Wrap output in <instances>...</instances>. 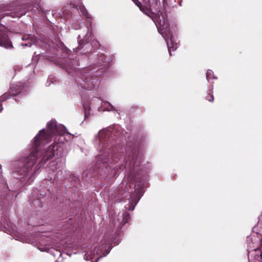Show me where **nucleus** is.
<instances>
[{
  "mask_svg": "<svg viewBox=\"0 0 262 262\" xmlns=\"http://www.w3.org/2000/svg\"><path fill=\"white\" fill-rule=\"evenodd\" d=\"M81 11H83V14H84V15H85V13H84V8H82V10H81Z\"/></svg>",
  "mask_w": 262,
  "mask_h": 262,
  "instance_id": "11",
  "label": "nucleus"
},
{
  "mask_svg": "<svg viewBox=\"0 0 262 262\" xmlns=\"http://www.w3.org/2000/svg\"><path fill=\"white\" fill-rule=\"evenodd\" d=\"M211 71H208L207 72V76L206 77H207V78L208 80L209 75L211 74Z\"/></svg>",
  "mask_w": 262,
  "mask_h": 262,
  "instance_id": "10",
  "label": "nucleus"
},
{
  "mask_svg": "<svg viewBox=\"0 0 262 262\" xmlns=\"http://www.w3.org/2000/svg\"><path fill=\"white\" fill-rule=\"evenodd\" d=\"M37 159L36 154H31L29 157L26 160V166L27 167H30L32 166L35 163Z\"/></svg>",
  "mask_w": 262,
  "mask_h": 262,
  "instance_id": "5",
  "label": "nucleus"
},
{
  "mask_svg": "<svg viewBox=\"0 0 262 262\" xmlns=\"http://www.w3.org/2000/svg\"><path fill=\"white\" fill-rule=\"evenodd\" d=\"M45 130L42 129L35 136L34 139V144L35 146H38V141L41 138H45Z\"/></svg>",
  "mask_w": 262,
  "mask_h": 262,
  "instance_id": "6",
  "label": "nucleus"
},
{
  "mask_svg": "<svg viewBox=\"0 0 262 262\" xmlns=\"http://www.w3.org/2000/svg\"><path fill=\"white\" fill-rule=\"evenodd\" d=\"M100 259V257H98L97 260H98V259ZM97 261H98V260H97L96 261L97 262Z\"/></svg>",
  "mask_w": 262,
  "mask_h": 262,
  "instance_id": "13",
  "label": "nucleus"
},
{
  "mask_svg": "<svg viewBox=\"0 0 262 262\" xmlns=\"http://www.w3.org/2000/svg\"><path fill=\"white\" fill-rule=\"evenodd\" d=\"M26 13V11H23V12H17L14 15H11L12 17H20L21 16H23Z\"/></svg>",
  "mask_w": 262,
  "mask_h": 262,
  "instance_id": "8",
  "label": "nucleus"
},
{
  "mask_svg": "<svg viewBox=\"0 0 262 262\" xmlns=\"http://www.w3.org/2000/svg\"><path fill=\"white\" fill-rule=\"evenodd\" d=\"M96 252V254H98V250H96V249L94 251H88L84 256V259L86 260H88L89 259H91L93 258V255L94 254L95 252Z\"/></svg>",
  "mask_w": 262,
  "mask_h": 262,
  "instance_id": "7",
  "label": "nucleus"
},
{
  "mask_svg": "<svg viewBox=\"0 0 262 262\" xmlns=\"http://www.w3.org/2000/svg\"><path fill=\"white\" fill-rule=\"evenodd\" d=\"M0 46H4L5 48H9L12 47L10 41L5 33L0 30Z\"/></svg>",
  "mask_w": 262,
  "mask_h": 262,
  "instance_id": "4",
  "label": "nucleus"
},
{
  "mask_svg": "<svg viewBox=\"0 0 262 262\" xmlns=\"http://www.w3.org/2000/svg\"><path fill=\"white\" fill-rule=\"evenodd\" d=\"M155 22L159 32L162 34L166 40L169 54L171 51H174L178 48V45L173 41L174 37L171 34L169 25L167 20V16L165 14L159 12L158 15L151 16Z\"/></svg>",
  "mask_w": 262,
  "mask_h": 262,
  "instance_id": "1",
  "label": "nucleus"
},
{
  "mask_svg": "<svg viewBox=\"0 0 262 262\" xmlns=\"http://www.w3.org/2000/svg\"><path fill=\"white\" fill-rule=\"evenodd\" d=\"M125 215L126 217H127V216H128V214H127L126 213H125Z\"/></svg>",
  "mask_w": 262,
  "mask_h": 262,
  "instance_id": "12",
  "label": "nucleus"
},
{
  "mask_svg": "<svg viewBox=\"0 0 262 262\" xmlns=\"http://www.w3.org/2000/svg\"><path fill=\"white\" fill-rule=\"evenodd\" d=\"M100 259V257H98L97 260H98V259ZM97 261H98V260H97L96 261L97 262Z\"/></svg>",
  "mask_w": 262,
  "mask_h": 262,
  "instance_id": "14",
  "label": "nucleus"
},
{
  "mask_svg": "<svg viewBox=\"0 0 262 262\" xmlns=\"http://www.w3.org/2000/svg\"><path fill=\"white\" fill-rule=\"evenodd\" d=\"M47 127L50 136L56 133L59 135L64 134L67 132V129L64 126L62 125L57 126L56 122L54 120H51L48 123Z\"/></svg>",
  "mask_w": 262,
  "mask_h": 262,
  "instance_id": "2",
  "label": "nucleus"
},
{
  "mask_svg": "<svg viewBox=\"0 0 262 262\" xmlns=\"http://www.w3.org/2000/svg\"><path fill=\"white\" fill-rule=\"evenodd\" d=\"M207 99L210 102H212L213 101V99H214V98H213V96L212 95H209L208 97H207Z\"/></svg>",
  "mask_w": 262,
  "mask_h": 262,
  "instance_id": "9",
  "label": "nucleus"
},
{
  "mask_svg": "<svg viewBox=\"0 0 262 262\" xmlns=\"http://www.w3.org/2000/svg\"><path fill=\"white\" fill-rule=\"evenodd\" d=\"M57 147L58 146L56 144L49 146L48 148V150L46 151V154L43 155L42 160L46 161L55 156L56 154H57L55 152V150L57 149Z\"/></svg>",
  "mask_w": 262,
  "mask_h": 262,
  "instance_id": "3",
  "label": "nucleus"
},
{
  "mask_svg": "<svg viewBox=\"0 0 262 262\" xmlns=\"http://www.w3.org/2000/svg\"><path fill=\"white\" fill-rule=\"evenodd\" d=\"M95 262H97V261H95Z\"/></svg>",
  "mask_w": 262,
  "mask_h": 262,
  "instance_id": "15",
  "label": "nucleus"
}]
</instances>
